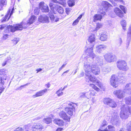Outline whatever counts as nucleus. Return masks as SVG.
<instances>
[{"label":"nucleus","instance_id":"nucleus-1","mask_svg":"<svg viewBox=\"0 0 131 131\" xmlns=\"http://www.w3.org/2000/svg\"><path fill=\"white\" fill-rule=\"evenodd\" d=\"M36 17L34 15L32 16L28 20L24 19L20 24H16L13 27H11L12 31L21 30L23 28H26L35 21Z\"/></svg>","mask_w":131,"mask_h":131},{"label":"nucleus","instance_id":"nucleus-2","mask_svg":"<svg viewBox=\"0 0 131 131\" xmlns=\"http://www.w3.org/2000/svg\"><path fill=\"white\" fill-rule=\"evenodd\" d=\"M92 46L91 47H89L85 51L87 55V61H90L92 62L94 60V63L97 64V65H101L102 64V58L99 56H95L93 53V47Z\"/></svg>","mask_w":131,"mask_h":131},{"label":"nucleus","instance_id":"nucleus-3","mask_svg":"<svg viewBox=\"0 0 131 131\" xmlns=\"http://www.w3.org/2000/svg\"><path fill=\"white\" fill-rule=\"evenodd\" d=\"M113 94L117 98L123 99L125 96V94H131V83L127 84L124 86L123 90L119 89L114 91Z\"/></svg>","mask_w":131,"mask_h":131},{"label":"nucleus","instance_id":"nucleus-4","mask_svg":"<svg viewBox=\"0 0 131 131\" xmlns=\"http://www.w3.org/2000/svg\"><path fill=\"white\" fill-rule=\"evenodd\" d=\"M86 81L89 82L90 81L93 83H96V84L100 88L102 89L103 88L102 84L94 76H92L90 74L86 75L85 77Z\"/></svg>","mask_w":131,"mask_h":131},{"label":"nucleus","instance_id":"nucleus-5","mask_svg":"<svg viewBox=\"0 0 131 131\" xmlns=\"http://www.w3.org/2000/svg\"><path fill=\"white\" fill-rule=\"evenodd\" d=\"M116 65L117 67L121 70L126 71L129 69V67L127 65V63L124 60H119L116 62Z\"/></svg>","mask_w":131,"mask_h":131},{"label":"nucleus","instance_id":"nucleus-6","mask_svg":"<svg viewBox=\"0 0 131 131\" xmlns=\"http://www.w3.org/2000/svg\"><path fill=\"white\" fill-rule=\"evenodd\" d=\"M120 117L122 119H126L128 116V106L126 105H123L121 107Z\"/></svg>","mask_w":131,"mask_h":131},{"label":"nucleus","instance_id":"nucleus-7","mask_svg":"<svg viewBox=\"0 0 131 131\" xmlns=\"http://www.w3.org/2000/svg\"><path fill=\"white\" fill-rule=\"evenodd\" d=\"M66 104L67 105L70 106V107H69L66 108H65V111L70 116H71L73 114V111L75 110L74 105H75V104L70 102H67Z\"/></svg>","mask_w":131,"mask_h":131},{"label":"nucleus","instance_id":"nucleus-8","mask_svg":"<svg viewBox=\"0 0 131 131\" xmlns=\"http://www.w3.org/2000/svg\"><path fill=\"white\" fill-rule=\"evenodd\" d=\"M7 70L0 72V88H2L4 86L3 85L4 83V81L6 80L7 78Z\"/></svg>","mask_w":131,"mask_h":131},{"label":"nucleus","instance_id":"nucleus-9","mask_svg":"<svg viewBox=\"0 0 131 131\" xmlns=\"http://www.w3.org/2000/svg\"><path fill=\"white\" fill-rule=\"evenodd\" d=\"M94 64V63L92 64L90 63L89 62H84V69L85 71L86 75L90 74L91 72V70Z\"/></svg>","mask_w":131,"mask_h":131},{"label":"nucleus","instance_id":"nucleus-10","mask_svg":"<svg viewBox=\"0 0 131 131\" xmlns=\"http://www.w3.org/2000/svg\"><path fill=\"white\" fill-rule=\"evenodd\" d=\"M131 40V24L128 29L126 43V48L127 49L129 46Z\"/></svg>","mask_w":131,"mask_h":131},{"label":"nucleus","instance_id":"nucleus-11","mask_svg":"<svg viewBox=\"0 0 131 131\" xmlns=\"http://www.w3.org/2000/svg\"><path fill=\"white\" fill-rule=\"evenodd\" d=\"M110 82L111 85L114 88H117L119 82L117 79V76L115 75H112L110 79Z\"/></svg>","mask_w":131,"mask_h":131},{"label":"nucleus","instance_id":"nucleus-12","mask_svg":"<svg viewBox=\"0 0 131 131\" xmlns=\"http://www.w3.org/2000/svg\"><path fill=\"white\" fill-rule=\"evenodd\" d=\"M104 56L106 61L110 62L114 61L116 59V57L114 55L110 53L105 54Z\"/></svg>","mask_w":131,"mask_h":131},{"label":"nucleus","instance_id":"nucleus-13","mask_svg":"<svg viewBox=\"0 0 131 131\" xmlns=\"http://www.w3.org/2000/svg\"><path fill=\"white\" fill-rule=\"evenodd\" d=\"M93 61L94 64L93 65V67L91 70V72L95 75L99 74L100 73V69L97 66H101L102 65L103 63L101 65H97V63H94V60Z\"/></svg>","mask_w":131,"mask_h":131},{"label":"nucleus","instance_id":"nucleus-14","mask_svg":"<svg viewBox=\"0 0 131 131\" xmlns=\"http://www.w3.org/2000/svg\"><path fill=\"white\" fill-rule=\"evenodd\" d=\"M39 22L43 23H48L49 22V19L48 17L45 15L40 16L38 18Z\"/></svg>","mask_w":131,"mask_h":131},{"label":"nucleus","instance_id":"nucleus-15","mask_svg":"<svg viewBox=\"0 0 131 131\" xmlns=\"http://www.w3.org/2000/svg\"><path fill=\"white\" fill-rule=\"evenodd\" d=\"M39 7L42 10L43 12H48L49 11L48 6L46 4H44V2H40L39 4Z\"/></svg>","mask_w":131,"mask_h":131},{"label":"nucleus","instance_id":"nucleus-16","mask_svg":"<svg viewBox=\"0 0 131 131\" xmlns=\"http://www.w3.org/2000/svg\"><path fill=\"white\" fill-rule=\"evenodd\" d=\"M14 8H13L12 9L10 13L11 9H8L7 14L5 16V17L4 18H2V22H5L6 21V19H7V18L8 17L9 15V16L8 18L7 19V21L10 18V17L12 15L13 13V11L14 10Z\"/></svg>","mask_w":131,"mask_h":131},{"label":"nucleus","instance_id":"nucleus-17","mask_svg":"<svg viewBox=\"0 0 131 131\" xmlns=\"http://www.w3.org/2000/svg\"><path fill=\"white\" fill-rule=\"evenodd\" d=\"M95 35L93 34H91L89 37L88 39V41L90 44H92L93 47H94L95 40Z\"/></svg>","mask_w":131,"mask_h":131},{"label":"nucleus","instance_id":"nucleus-18","mask_svg":"<svg viewBox=\"0 0 131 131\" xmlns=\"http://www.w3.org/2000/svg\"><path fill=\"white\" fill-rule=\"evenodd\" d=\"M118 118V116H115L111 118V123L112 124L116 125L117 126H119V122Z\"/></svg>","mask_w":131,"mask_h":131},{"label":"nucleus","instance_id":"nucleus-19","mask_svg":"<svg viewBox=\"0 0 131 131\" xmlns=\"http://www.w3.org/2000/svg\"><path fill=\"white\" fill-rule=\"evenodd\" d=\"M114 11L115 14L119 17L122 18L124 16L123 13L118 8L116 7L114 9Z\"/></svg>","mask_w":131,"mask_h":131},{"label":"nucleus","instance_id":"nucleus-20","mask_svg":"<svg viewBox=\"0 0 131 131\" xmlns=\"http://www.w3.org/2000/svg\"><path fill=\"white\" fill-rule=\"evenodd\" d=\"M49 17L52 23H54L55 22H57L59 21V18L57 17H55L52 12H50L49 13Z\"/></svg>","mask_w":131,"mask_h":131},{"label":"nucleus","instance_id":"nucleus-21","mask_svg":"<svg viewBox=\"0 0 131 131\" xmlns=\"http://www.w3.org/2000/svg\"><path fill=\"white\" fill-rule=\"evenodd\" d=\"M106 46L104 45H100L96 47V50L98 52H101L102 50L105 49Z\"/></svg>","mask_w":131,"mask_h":131},{"label":"nucleus","instance_id":"nucleus-22","mask_svg":"<svg viewBox=\"0 0 131 131\" xmlns=\"http://www.w3.org/2000/svg\"><path fill=\"white\" fill-rule=\"evenodd\" d=\"M59 116L62 118L63 119L66 120L67 121H69L70 120V118L68 116L66 113L62 111L59 114Z\"/></svg>","mask_w":131,"mask_h":131},{"label":"nucleus","instance_id":"nucleus-23","mask_svg":"<svg viewBox=\"0 0 131 131\" xmlns=\"http://www.w3.org/2000/svg\"><path fill=\"white\" fill-rule=\"evenodd\" d=\"M47 89H45L43 90L39 91L37 92L35 95H33V97L34 98L42 96L45 93L47 92Z\"/></svg>","mask_w":131,"mask_h":131},{"label":"nucleus","instance_id":"nucleus-24","mask_svg":"<svg viewBox=\"0 0 131 131\" xmlns=\"http://www.w3.org/2000/svg\"><path fill=\"white\" fill-rule=\"evenodd\" d=\"M43 126L41 125L37 124L36 125H34L32 127V129L33 131H40L42 129Z\"/></svg>","mask_w":131,"mask_h":131},{"label":"nucleus","instance_id":"nucleus-25","mask_svg":"<svg viewBox=\"0 0 131 131\" xmlns=\"http://www.w3.org/2000/svg\"><path fill=\"white\" fill-rule=\"evenodd\" d=\"M13 25V26L12 25H9V26H7L6 25H0V29L1 30H2L4 29H7L9 31H10L11 32H14L15 31H12V29H11V27H13L14 26V25Z\"/></svg>","mask_w":131,"mask_h":131},{"label":"nucleus","instance_id":"nucleus-26","mask_svg":"<svg viewBox=\"0 0 131 131\" xmlns=\"http://www.w3.org/2000/svg\"><path fill=\"white\" fill-rule=\"evenodd\" d=\"M117 79L120 83L122 82L126 79V78L123 74H119L117 76Z\"/></svg>","mask_w":131,"mask_h":131},{"label":"nucleus","instance_id":"nucleus-27","mask_svg":"<svg viewBox=\"0 0 131 131\" xmlns=\"http://www.w3.org/2000/svg\"><path fill=\"white\" fill-rule=\"evenodd\" d=\"M93 21L95 22L97 20H101L102 18V15L99 14H96L94 15L93 17Z\"/></svg>","mask_w":131,"mask_h":131},{"label":"nucleus","instance_id":"nucleus-28","mask_svg":"<svg viewBox=\"0 0 131 131\" xmlns=\"http://www.w3.org/2000/svg\"><path fill=\"white\" fill-rule=\"evenodd\" d=\"M54 122L55 123L59 126H61L64 125V122L63 121L60 119H56L54 120Z\"/></svg>","mask_w":131,"mask_h":131},{"label":"nucleus","instance_id":"nucleus-29","mask_svg":"<svg viewBox=\"0 0 131 131\" xmlns=\"http://www.w3.org/2000/svg\"><path fill=\"white\" fill-rule=\"evenodd\" d=\"M55 9L59 14H62L63 13L64 10L63 8L59 5H56Z\"/></svg>","mask_w":131,"mask_h":131},{"label":"nucleus","instance_id":"nucleus-30","mask_svg":"<svg viewBox=\"0 0 131 131\" xmlns=\"http://www.w3.org/2000/svg\"><path fill=\"white\" fill-rule=\"evenodd\" d=\"M107 38V34L106 33H103L100 36V39L102 41H104L106 40Z\"/></svg>","mask_w":131,"mask_h":131},{"label":"nucleus","instance_id":"nucleus-31","mask_svg":"<svg viewBox=\"0 0 131 131\" xmlns=\"http://www.w3.org/2000/svg\"><path fill=\"white\" fill-rule=\"evenodd\" d=\"M102 70L104 74H106L111 71V69L110 67L104 68H103Z\"/></svg>","mask_w":131,"mask_h":131},{"label":"nucleus","instance_id":"nucleus-32","mask_svg":"<svg viewBox=\"0 0 131 131\" xmlns=\"http://www.w3.org/2000/svg\"><path fill=\"white\" fill-rule=\"evenodd\" d=\"M121 24L123 30L125 31L126 30V27L127 26V22L125 20H123L121 21Z\"/></svg>","mask_w":131,"mask_h":131},{"label":"nucleus","instance_id":"nucleus-33","mask_svg":"<svg viewBox=\"0 0 131 131\" xmlns=\"http://www.w3.org/2000/svg\"><path fill=\"white\" fill-rule=\"evenodd\" d=\"M125 101L126 103L128 105H131V96L125 97Z\"/></svg>","mask_w":131,"mask_h":131},{"label":"nucleus","instance_id":"nucleus-34","mask_svg":"<svg viewBox=\"0 0 131 131\" xmlns=\"http://www.w3.org/2000/svg\"><path fill=\"white\" fill-rule=\"evenodd\" d=\"M112 100V99L109 98H105L103 100L104 103L108 106L109 104H110Z\"/></svg>","mask_w":131,"mask_h":131},{"label":"nucleus","instance_id":"nucleus-35","mask_svg":"<svg viewBox=\"0 0 131 131\" xmlns=\"http://www.w3.org/2000/svg\"><path fill=\"white\" fill-rule=\"evenodd\" d=\"M108 106L113 108H114L116 106L117 104L116 102L112 99Z\"/></svg>","mask_w":131,"mask_h":131},{"label":"nucleus","instance_id":"nucleus-36","mask_svg":"<svg viewBox=\"0 0 131 131\" xmlns=\"http://www.w3.org/2000/svg\"><path fill=\"white\" fill-rule=\"evenodd\" d=\"M52 121V119L51 117L45 118L43 119V121L47 124H50Z\"/></svg>","mask_w":131,"mask_h":131},{"label":"nucleus","instance_id":"nucleus-37","mask_svg":"<svg viewBox=\"0 0 131 131\" xmlns=\"http://www.w3.org/2000/svg\"><path fill=\"white\" fill-rule=\"evenodd\" d=\"M102 4L103 7L105 8H107L109 7L110 6H111V4L107 1H104L103 2Z\"/></svg>","mask_w":131,"mask_h":131},{"label":"nucleus","instance_id":"nucleus-38","mask_svg":"<svg viewBox=\"0 0 131 131\" xmlns=\"http://www.w3.org/2000/svg\"><path fill=\"white\" fill-rule=\"evenodd\" d=\"M59 89L58 91H57L56 92V94H57V95L58 96H60L62 95L63 94V92L61 90V89Z\"/></svg>","mask_w":131,"mask_h":131},{"label":"nucleus","instance_id":"nucleus-39","mask_svg":"<svg viewBox=\"0 0 131 131\" xmlns=\"http://www.w3.org/2000/svg\"><path fill=\"white\" fill-rule=\"evenodd\" d=\"M57 4H54L53 3L51 2L49 4V6L51 9L52 10H54V8H55V7Z\"/></svg>","mask_w":131,"mask_h":131},{"label":"nucleus","instance_id":"nucleus-40","mask_svg":"<svg viewBox=\"0 0 131 131\" xmlns=\"http://www.w3.org/2000/svg\"><path fill=\"white\" fill-rule=\"evenodd\" d=\"M79 95V99L80 100H82L83 99L86 97L85 93L84 92L80 93Z\"/></svg>","mask_w":131,"mask_h":131},{"label":"nucleus","instance_id":"nucleus-41","mask_svg":"<svg viewBox=\"0 0 131 131\" xmlns=\"http://www.w3.org/2000/svg\"><path fill=\"white\" fill-rule=\"evenodd\" d=\"M119 7L125 14L126 13V8L125 6L120 5H119Z\"/></svg>","mask_w":131,"mask_h":131},{"label":"nucleus","instance_id":"nucleus-42","mask_svg":"<svg viewBox=\"0 0 131 131\" xmlns=\"http://www.w3.org/2000/svg\"><path fill=\"white\" fill-rule=\"evenodd\" d=\"M19 41V38H14L12 40V41L14 44V45H15Z\"/></svg>","mask_w":131,"mask_h":131},{"label":"nucleus","instance_id":"nucleus-43","mask_svg":"<svg viewBox=\"0 0 131 131\" xmlns=\"http://www.w3.org/2000/svg\"><path fill=\"white\" fill-rule=\"evenodd\" d=\"M127 131H131V121L127 124Z\"/></svg>","mask_w":131,"mask_h":131},{"label":"nucleus","instance_id":"nucleus-44","mask_svg":"<svg viewBox=\"0 0 131 131\" xmlns=\"http://www.w3.org/2000/svg\"><path fill=\"white\" fill-rule=\"evenodd\" d=\"M108 128L109 130H108V131H115V128L113 126L111 125H109L108 126Z\"/></svg>","mask_w":131,"mask_h":131},{"label":"nucleus","instance_id":"nucleus-45","mask_svg":"<svg viewBox=\"0 0 131 131\" xmlns=\"http://www.w3.org/2000/svg\"><path fill=\"white\" fill-rule=\"evenodd\" d=\"M0 3L1 4V6H3L6 5L7 4L6 0H1Z\"/></svg>","mask_w":131,"mask_h":131},{"label":"nucleus","instance_id":"nucleus-46","mask_svg":"<svg viewBox=\"0 0 131 131\" xmlns=\"http://www.w3.org/2000/svg\"><path fill=\"white\" fill-rule=\"evenodd\" d=\"M118 45L119 46H121L122 43L123 41L122 38H119L117 40Z\"/></svg>","mask_w":131,"mask_h":131},{"label":"nucleus","instance_id":"nucleus-47","mask_svg":"<svg viewBox=\"0 0 131 131\" xmlns=\"http://www.w3.org/2000/svg\"><path fill=\"white\" fill-rule=\"evenodd\" d=\"M89 92V94L90 96H94L95 95V93L94 92V91L93 90H90Z\"/></svg>","mask_w":131,"mask_h":131},{"label":"nucleus","instance_id":"nucleus-48","mask_svg":"<svg viewBox=\"0 0 131 131\" xmlns=\"http://www.w3.org/2000/svg\"><path fill=\"white\" fill-rule=\"evenodd\" d=\"M30 84V83H28L24 85H21L19 87L18 89H17V90H21L22 89V88L25 87V86H27L29 84Z\"/></svg>","mask_w":131,"mask_h":131},{"label":"nucleus","instance_id":"nucleus-49","mask_svg":"<svg viewBox=\"0 0 131 131\" xmlns=\"http://www.w3.org/2000/svg\"><path fill=\"white\" fill-rule=\"evenodd\" d=\"M102 25L100 23H97L96 25V30H98L100 28L102 27Z\"/></svg>","mask_w":131,"mask_h":131},{"label":"nucleus","instance_id":"nucleus-50","mask_svg":"<svg viewBox=\"0 0 131 131\" xmlns=\"http://www.w3.org/2000/svg\"><path fill=\"white\" fill-rule=\"evenodd\" d=\"M85 93L86 97L88 99H89L90 98H91V96H90L89 94V92L88 91V92H85Z\"/></svg>","mask_w":131,"mask_h":131},{"label":"nucleus","instance_id":"nucleus-51","mask_svg":"<svg viewBox=\"0 0 131 131\" xmlns=\"http://www.w3.org/2000/svg\"><path fill=\"white\" fill-rule=\"evenodd\" d=\"M60 1V4L62 5H64L66 4L65 0H59Z\"/></svg>","mask_w":131,"mask_h":131},{"label":"nucleus","instance_id":"nucleus-52","mask_svg":"<svg viewBox=\"0 0 131 131\" xmlns=\"http://www.w3.org/2000/svg\"><path fill=\"white\" fill-rule=\"evenodd\" d=\"M79 21L78 20V19H76L73 22L72 24V25L73 26H75L78 23Z\"/></svg>","mask_w":131,"mask_h":131},{"label":"nucleus","instance_id":"nucleus-53","mask_svg":"<svg viewBox=\"0 0 131 131\" xmlns=\"http://www.w3.org/2000/svg\"><path fill=\"white\" fill-rule=\"evenodd\" d=\"M14 131H23V129L21 127H18L16 128Z\"/></svg>","mask_w":131,"mask_h":131},{"label":"nucleus","instance_id":"nucleus-54","mask_svg":"<svg viewBox=\"0 0 131 131\" xmlns=\"http://www.w3.org/2000/svg\"><path fill=\"white\" fill-rule=\"evenodd\" d=\"M8 35L7 34L4 35L3 37V39L4 40L8 38Z\"/></svg>","mask_w":131,"mask_h":131},{"label":"nucleus","instance_id":"nucleus-55","mask_svg":"<svg viewBox=\"0 0 131 131\" xmlns=\"http://www.w3.org/2000/svg\"><path fill=\"white\" fill-rule=\"evenodd\" d=\"M66 64H63L61 67L59 69L58 72H59L60 70H61L65 66Z\"/></svg>","mask_w":131,"mask_h":131},{"label":"nucleus","instance_id":"nucleus-56","mask_svg":"<svg viewBox=\"0 0 131 131\" xmlns=\"http://www.w3.org/2000/svg\"><path fill=\"white\" fill-rule=\"evenodd\" d=\"M101 15H102V16H104L106 14V13L105 12H103L102 11H101L100 12Z\"/></svg>","mask_w":131,"mask_h":131},{"label":"nucleus","instance_id":"nucleus-57","mask_svg":"<svg viewBox=\"0 0 131 131\" xmlns=\"http://www.w3.org/2000/svg\"><path fill=\"white\" fill-rule=\"evenodd\" d=\"M93 89H94L95 90L97 91H99L100 90V89L95 85V86Z\"/></svg>","mask_w":131,"mask_h":131},{"label":"nucleus","instance_id":"nucleus-58","mask_svg":"<svg viewBox=\"0 0 131 131\" xmlns=\"http://www.w3.org/2000/svg\"><path fill=\"white\" fill-rule=\"evenodd\" d=\"M82 16L83 15L82 14L80 15L77 19H78V20L79 21V20H80L82 17Z\"/></svg>","mask_w":131,"mask_h":131},{"label":"nucleus","instance_id":"nucleus-59","mask_svg":"<svg viewBox=\"0 0 131 131\" xmlns=\"http://www.w3.org/2000/svg\"><path fill=\"white\" fill-rule=\"evenodd\" d=\"M50 83H48L47 84H46L45 85L47 88H49L50 87Z\"/></svg>","mask_w":131,"mask_h":131},{"label":"nucleus","instance_id":"nucleus-60","mask_svg":"<svg viewBox=\"0 0 131 131\" xmlns=\"http://www.w3.org/2000/svg\"><path fill=\"white\" fill-rule=\"evenodd\" d=\"M70 11V10L69 8H66V12L67 14H68V13Z\"/></svg>","mask_w":131,"mask_h":131},{"label":"nucleus","instance_id":"nucleus-61","mask_svg":"<svg viewBox=\"0 0 131 131\" xmlns=\"http://www.w3.org/2000/svg\"><path fill=\"white\" fill-rule=\"evenodd\" d=\"M7 60H6L5 61L3 62L2 64V66H5L6 64V63L7 62Z\"/></svg>","mask_w":131,"mask_h":131},{"label":"nucleus","instance_id":"nucleus-62","mask_svg":"<svg viewBox=\"0 0 131 131\" xmlns=\"http://www.w3.org/2000/svg\"><path fill=\"white\" fill-rule=\"evenodd\" d=\"M89 86H91V87H92L93 88H94L95 85L93 84H89Z\"/></svg>","mask_w":131,"mask_h":131},{"label":"nucleus","instance_id":"nucleus-63","mask_svg":"<svg viewBox=\"0 0 131 131\" xmlns=\"http://www.w3.org/2000/svg\"><path fill=\"white\" fill-rule=\"evenodd\" d=\"M131 114V106L130 107L128 106V112Z\"/></svg>","mask_w":131,"mask_h":131},{"label":"nucleus","instance_id":"nucleus-64","mask_svg":"<svg viewBox=\"0 0 131 131\" xmlns=\"http://www.w3.org/2000/svg\"><path fill=\"white\" fill-rule=\"evenodd\" d=\"M62 129V128H59L57 129L56 131H61Z\"/></svg>","mask_w":131,"mask_h":131}]
</instances>
